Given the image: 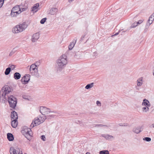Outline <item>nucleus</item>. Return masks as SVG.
Returning <instances> with one entry per match:
<instances>
[{"mask_svg":"<svg viewBox=\"0 0 154 154\" xmlns=\"http://www.w3.org/2000/svg\"><path fill=\"white\" fill-rule=\"evenodd\" d=\"M135 91H130V94L132 96H134L135 95Z\"/></svg>","mask_w":154,"mask_h":154,"instance_id":"35","label":"nucleus"},{"mask_svg":"<svg viewBox=\"0 0 154 154\" xmlns=\"http://www.w3.org/2000/svg\"><path fill=\"white\" fill-rule=\"evenodd\" d=\"M18 150H17L13 147H11L10 148V152L11 154H17L18 152Z\"/></svg>","mask_w":154,"mask_h":154,"instance_id":"21","label":"nucleus"},{"mask_svg":"<svg viewBox=\"0 0 154 154\" xmlns=\"http://www.w3.org/2000/svg\"><path fill=\"white\" fill-rule=\"evenodd\" d=\"M21 77V75L19 72H16L14 74V77L16 80L19 79Z\"/></svg>","mask_w":154,"mask_h":154,"instance_id":"24","label":"nucleus"},{"mask_svg":"<svg viewBox=\"0 0 154 154\" xmlns=\"http://www.w3.org/2000/svg\"><path fill=\"white\" fill-rule=\"evenodd\" d=\"M147 100L146 99H144L143 100V102L142 103V105L143 106H147Z\"/></svg>","mask_w":154,"mask_h":154,"instance_id":"31","label":"nucleus"},{"mask_svg":"<svg viewBox=\"0 0 154 154\" xmlns=\"http://www.w3.org/2000/svg\"><path fill=\"white\" fill-rule=\"evenodd\" d=\"M11 71V68L8 67L7 68L5 72V74L6 75H8L10 73Z\"/></svg>","mask_w":154,"mask_h":154,"instance_id":"29","label":"nucleus"},{"mask_svg":"<svg viewBox=\"0 0 154 154\" xmlns=\"http://www.w3.org/2000/svg\"><path fill=\"white\" fill-rule=\"evenodd\" d=\"M98 126H100V127H103V126H105V127H107V126L106 125H103L101 124H100V125H96L95 127H98Z\"/></svg>","mask_w":154,"mask_h":154,"instance_id":"41","label":"nucleus"},{"mask_svg":"<svg viewBox=\"0 0 154 154\" xmlns=\"http://www.w3.org/2000/svg\"><path fill=\"white\" fill-rule=\"evenodd\" d=\"M10 106L12 108H14L16 106L17 100L16 98L13 96L10 95L7 98Z\"/></svg>","mask_w":154,"mask_h":154,"instance_id":"5","label":"nucleus"},{"mask_svg":"<svg viewBox=\"0 0 154 154\" xmlns=\"http://www.w3.org/2000/svg\"><path fill=\"white\" fill-rule=\"evenodd\" d=\"M9 66L10 67V68H11V69H12V70H13L15 68V66L13 65H9Z\"/></svg>","mask_w":154,"mask_h":154,"instance_id":"37","label":"nucleus"},{"mask_svg":"<svg viewBox=\"0 0 154 154\" xmlns=\"http://www.w3.org/2000/svg\"><path fill=\"white\" fill-rule=\"evenodd\" d=\"M94 84V83H91L90 84H88L86 86L85 88L87 89H89L93 86Z\"/></svg>","mask_w":154,"mask_h":154,"instance_id":"26","label":"nucleus"},{"mask_svg":"<svg viewBox=\"0 0 154 154\" xmlns=\"http://www.w3.org/2000/svg\"><path fill=\"white\" fill-rule=\"evenodd\" d=\"M7 137L8 140L9 141H12L14 140L13 135L11 133H8L7 134Z\"/></svg>","mask_w":154,"mask_h":154,"instance_id":"22","label":"nucleus"},{"mask_svg":"<svg viewBox=\"0 0 154 154\" xmlns=\"http://www.w3.org/2000/svg\"><path fill=\"white\" fill-rule=\"evenodd\" d=\"M41 138L42 139V140H43V141L45 140V137L44 135H42L41 136Z\"/></svg>","mask_w":154,"mask_h":154,"instance_id":"43","label":"nucleus"},{"mask_svg":"<svg viewBox=\"0 0 154 154\" xmlns=\"http://www.w3.org/2000/svg\"><path fill=\"white\" fill-rule=\"evenodd\" d=\"M143 140L147 142H149L151 140V138L149 137H145L143 139Z\"/></svg>","mask_w":154,"mask_h":154,"instance_id":"33","label":"nucleus"},{"mask_svg":"<svg viewBox=\"0 0 154 154\" xmlns=\"http://www.w3.org/2000/svg\"><path fill=\"white\" fill-rule=\"evenodd\" d=\"M96 104L98 106H101V103L99 101H97L96 102Z\"/></svg>","mask_w":154,"mask_h":154,"instance_id":"40","label":"nucleus"},{"mask_svg":"<svg viewBox=\"0 0 154 154\" xmlns=\"http://www.w3.org/2000/svg\"><path fill=\"white\" fill-rule=\"evenodd\" d=\"M30 76L29 74L26 75L21 79L22 83L24 84H27L30 80Z\"/></svg>","mask_w":154,"mask_h":154,"instance_id":"8","label":"nucleus"},{"mask_svg":"<svg viewBox=\"0 0 154 154\" xmlns=\"http://www.w3.org/2000/svg\"><path fill=\"white\" fill-rule=\"evenodd\" d=\"M30 72L32 75L37 76L38 75L37 66L35 64H32L29 69Z\"/></svg>","mask_w":154,"mask_h":154,"instance_id":"7","label":"nucleus"},{"mask_svg":"<svg viewBox=\"0 0 154 154\" xmlns=\"http://www.w3.org/2000/svg\"><path fill=\"white\" fill-rule=\"evenodd\" d=\"M28 26L27 22H25L23 23L17 25L13 28L12 32L14 33H17L21 32L25 29Z\"/></svg>","mask_w":154,"mask_h":154,"instance_id":"3","label":"nucleus"},{"mask_svg":"<svg viewBox=\"0 0 154 154\" xmlns=\"http://www.w3.org/2000/svg\"><path fill=\"white\" fill-rule=\"evenodd\" d=\"M153 75H154V69L153 70Z\"/></svg>","mask_w":154,"mask_h":154,"instance_id":"51","label":"nucleus"},{"mask_svg":"<svg viewBox=\"0 0 154 154\" xmlns=\"http://www.w3.org/2000/svg\"><path fill=\"white\" fill-rule=\"evenodd\" d=\"M21 12L19 5H16L11 10L10 14L11 16L12 17H16Z\"/></svg>","mask_w":154,"mask_h":154,"instance_id":"4","label":"nucleus"},{"mask_svg":"<svg viewBox=\"0 0 154 154\" xmlns=\"http://www.w3.org/2000/svg\"><path fill=\"white\" fill-rule=\"evenodd\" d=\"M144 21L143 20H141L138 21L137 22V23L138 25V24H141L143 21Z\"/></svg>","mask_w":154,"mask_h":154,"instance_id":"39","label":"nucleus"},{"mask_svg":"<svg viewBox=\"0 0 154 154\" xmlns=\"http://www.w3.org/2000/svg\"><path fill=\"white\" fill-rule=\"evenodd\" d=\"M46 119H47L46 116H44V115L42 117L41 116H39L38 119L39 121V122H38V123H37V124H40L41 123L45 121Z\"/></svg>","mask_w":154,"mask_h":154,"instance_id":"18","label":"nucleus"},{"mask_svg":"<svg viewBox=\"0 0 154 154\" xmlns=\"http://www.w3.org/2000/svg\"><path fill=\"white\" fill-rule=\"evenodd\" d=\"M149 127L151 128H154V123L150 125L149 126Z\"/></svg>","mask_w":154,"mask_h":154,"instance_id":"45","label":"nucleus"},{"mask_svg":"<svg viewBox=\"0 0 154 154\" xmlns=\"http://www.w3.org/2000/svg\"><path fill=\"white\" fill-rule=\"evenodd\" d=\"M93 56H94L95 57H96L97 56V55H98V54L97 53V52H94V53H93Z\"/></svg>","mask_w":154,"mask_h":154,"instance_id":"46","label":"nucleus"},{"mask_svg":"<svg viewBox=\"0 0 154 154\" xmlns=\"http://www.w3.org/2000/svg\"><path fill=\"white\" fill-rule=\"evenodd\" d=\"M40 112L43 115L48 114L50 112H54L57 113L56 111H52L51 109L44 106H41L40 107Z\"/></svg>","mask_w":154,"mask_h":154,"instance_id":"6","label":"nucleus"},{"mask_svg":"<svg viewBox=\"0 0 154 154\" xmlns=\"http://www.w3.org/2000/svg\"><path fill=\"white\" fill-rule=\"evenodd\" d=\"M76 42V40H74L73 41L71 42L68 46L69 50H71L74 47Z\"/></svg>","mask_w":154,"mask_h":154,"instance_id":"23","label":"nucleus"},{"mask_svg":"<svg viewBox=\"0 0 154 154\" xmlns=\"http://www.w3.org/2000/svg\"><path fill=\"white\" fill-rule=\"evenodd\" d=\"M125 31H122L121 33V35H124L125 34Z\"/></svg>","mask_w":154,"mask_h":154,"instance_id":"48","label":"nucleus"},{"mask_svg":"<svg viewBox=\"0 0 154 154\" xmlns=\"http://www.w3.org/2000/svg\"><path fill=\"white\" fill-rule=\"evenodd\" d=\"M142 110L143 112H147L149 111V108L147 106H145L143 107L142 108Z\"/></svg>","mask_w":154,"mask_h":154,"instance_id":"28","label":"nucleus"},{"mask_svg":"<svg viewBox=\"0 0 154 154\" xmlns=\"http://www.w3.org/2000/svg\"><path fill=\"white\" fill-rule=\"evenodd\" d=\"M30 131H32L30 128H28L26 126H24L22 128V130L21 131V133L23 135L29 133Z\"/></svg>","mask_w":154,"mask_h":154,"instance_id":"12","label":"nucleus"},{"mask_svg":"<svg viewBox=\"0 0 154 154\" xmlns=\"http://www.w3.org/2000/svg\"><path fill=\"white\" fill-rule=\"evenodd\" d=\"M11 120L12 119H17L18 116L17 112L14 111H12L11 113Z\"/></svg>","mask_w":154,"mask_h":154,"instance_id":"14","label":"nucleus"},{"mask_svg":"<svg viewBox=\"0 0 154 154\" xmlns=\"http://www.w3.org/2000/svg\"><path fill=\"white\" fill-rule=\"evenodd\" d=\"M32 131L29 132V133L23 135H24L25 137L28 140H29L32 135Z\"/></svg>","mask_w":154,"mask_h":154,"instance_id":"25","label":"nucleus"},{"mask_svg":"<svg viewBox=\"0 0 154 154\" xmlns=\"http://www.w3.org/2000/svg\"><path fill=\"white\" fill-rule=\"evenodd\" d=\"M99 154H109V152L108 150H104L100 151Z\"/></svg>","mask_w":154,"mask_h":154,"instance_id":"30","label":"nucleus"},{"mask_svg":"<svg viewBox=\"0 0 154 154\" xmlns=\"http://www.w3.org/2000/svg\"><path fill=\"white\" fill-rule=\"evenodd\" d=\"M120 126H126L127 125H122L121 124H120Z\"/></svg>","mask_w":154,"mask_h":154,"instance_id":"49","label":"nucleus"},{"mask_svg":"<svg viewBox=\"0 0 154 154\" xmlns=\"http://www.w3.org/2000/svg\"><path fill=\"white\" fill-rule=\"evenodd\" d=\"M12 89L8 86L5 85L3 87L0 91V100L5 101L10 97L9 94L12 92Z\"/></svg>","mask_w":154,"mask_h":154,"instance_id":"2","label":"nucleus"},{"mask_svg":"<svg viewBox=\"0 0 154 154\" xmlns=\"http://www.w3.org/2000/svg\"><path fill=\"white\" fill-rule=\"evenodd\" d=\"M58 10L57 8H52L50 10L49 14L51 15H54L57 12Z\"/></svg>","mask_w":154,"mask_h":154,"instance_id":"20","label":"nucleus"},{"mask_svg":"<svg viewBox=\"0 0 154 154\" xmlns=\"http://www.w3.org/2000/svg\"><path fill=\"white\" fill-rule=\"evenodd\" d=\"M138 25L137 23V22H135L134 23H133L131 26H130L131 28H134L137 26Z\"/></svg>","mask_w":154,"mask_h":154,"instance_id":"32","label":"nucleus"},{"mask_svg":"<svg viewBox=\"0 0 154 154\" xmlns=\"http://www.w3.org/2000/svg\"><path fill=\"white\" fill-rule=\"evenodd\" d=\"M147 106L148 107H150V106H151V104H150V102H149V101L147 100Z\"/></svg>","mask_w":154,"mask_h":154,"instance_id":"44","label":"nucleus"},{"mask_svg":"<svg viewBox=\"0 0 154 154\" xmlns=\"http://www.w3.org/2000/svg\"><path fill=\"white\" fill-rule=\"evenodd\" d=\"M17 48L16 47L14 48L13 50L11 51L9 54V56H11L13 54H14L17 51Z\"/></svg>","mask_w":154,"mask_h":154,"instance_id":"27","label":"nucleus"},{"mask_svg":"<svg viewBox=\"0 0 154 154\" xmlns=\"http://www.w3.org/2000/svg\"><path fill=\"white\" fill-rule=\"evenodd\" d=\"M39 38V34L38 33H36L32 36L31 41L32 42H35L37 41Z\"/></svg>","mask_w":154,"mask_h":154,"instance_id":"10","label":"nucleus"},{"mask_svg":"<svg viewBox=\"0 0 154 154\" xmlns=\"http://www.w3.org/2000/svg\"><path fill=\"white\" fill-rule=\"evenodd\" d=\"M85 154H91L89 152H87Z\"/></svg>","mask_w":154,"mask_h":154,"instance_id":"50","label":"nucleus"},{"mask_svg":"<svg viewBox=\"0 0 154 154\" xmlns=\"http://www.w3.org/2000/svg\"><path fill=\"white\" fill-rule=\"evenodd\" d=\"M122 30H122H119V31H118V32L116 33L114 35H112V37H113V36H116V35H118L119 34V32H121Z\"/></svg>","mask_w":154,"mask_h":154,"instance_id":"42","label":"nucleus"},{"mask_svg":"<svg viewBox=\"0 0 154 154\" xmlns=\"http://www.w3.org/2000/svg\"><path fill=\"white\" fill-rule=\"evenodd\" d=\"M154 20V12L149 17L146 23V25H149V26L152 24Z\"/></svg>","mask_w":154,"mask_h":154,"instance_id":"13","label":"nucleus"},{"mask_svg":"<svg viewBox=\"0 0 154 154\" xmlns=\"http://www.w3.org/2000/svg\"><path fill=\"white\" fill-rule=\"evenodd\" d=\"M46 19V18H44L42 19L40 21V23L42 24H44L45 22Z\"/></svg>","mask_w":154,"mask_h":154,"instance_id":"34","label":"nucleus"},{"mask_svg":"<svg viewBox=\"0 0 154 154\" xmlns=\"http://www.w3.org/2000/svg\"><path fill=\"white\" fill-rule=\"evenodd\" d=\"M39 6V4L38 3H36L35 4L32 8L31 11L33 12H37L39 9L38 7Z\"/></svg>","mask_w":154,"mask_h":154,"instance_id":"15","label":"nucleus"},{"mask_svg":"<svg viewBox=\"0 0 154 154\" xmlns=\"http://www.w3.org/2000/svg\"><path fill=\"white\" fill-rule=\"evenodd\" d=\"M56 63V70L58 73L62 70L67 64V56L64 54L62 55L57 60Z\"/></svg>","mask_w":154,"mask_h":154,"instance_id":"1","label":"nucleus"},{"mask_svg":"<svg viewBox=\"0 0 154 154\" xmlns=\"http://www.w3.org/2000/svg\"><path fill=\"white\" fill-rule=\"evenodd\" d=\"M143 82V77H140L138 79L137 81V85L138 86H142Z\"/></svg>","mask_w":154,"mask_h":154,"instance_id":"16","label":"nucleus"},{"mask_svg":"<svg viewBox=\"0 0 154 154\" xmlns=\"http://www.w3.org/2000/svg\"><path fill=\"white\" fill-rule=\"evenodd\" d=\"M144 126L143 125L139 126L137 127H134L132 129L133 131L135 133L138 134L141 132L143 130Z\"/></svg>","mask_w":154,"mask_h":154,"instance_id":"9","label":"nucleus"},{"mask_svg":"<svg viewBox=\"0 0 154 154\" xmlns=\"http://www.w3.org/2000/svg\"><path fill=\"white\" fill-rule=\"evenodd\" d=\"M18 150L19 151H18V154H22V151L21 150V149H20L19 148H18Z\"/></svg>","mask_w":154,"mask_h":154,"instance_id":"47","label":"nucleus"},{"mask_svg":"<svg viewBox=\"0 0 154 154\" xmlns=\"http://www.w3.org/2000/svg\"><path fill=\"white\" fill-rule=\"evenodd\" d=\"M38 119V118H36L34 119V120L33 121L32 123L30 125V127L31 128H33L35 126H36L39 125L37 124V123H38L39 122V120Z\"/></svg>","mask_w":154,"mask_h":154,"instance_id":"11","label":"nucleus"},{"mask_svg":"<svg viewBox=\"0 0 154 154\" xmlns=\"http://www.w3.org/2000/svg\"><path fill=\"white\" fill-rule=\"evenodd\" d=\"M54 115H51L46 116V118L47 119H49L51 118H54Z\"/></svg>","mask_w":154,"mask_h":154,"instance_id":"36","label":"nucleus"},{"mask_svg":"<svg viewBox=\"0 0 154 154\" xmlns=\"http://www.w3.org/2000/svg\"><path fill=\"white\" fill-rule=\"evenodd\" d=\"M17 119H12L11 120V125L14 128H16L18 125Z\"/></svg>","mask_w":154,"mask_h":154,"instance_id":"19","label":"nucleus"},{"mask_svg":"<svg viewBox=\"0 0 154 154\" xmlns=\"http://www.w3.org/2000/svg\"><path fill=\"white\" fill-rule=\"evenodd\" d=\"M24 154H27L26 153H25Z\"/></svg>","mask_w":154,"mask_h":154,"instance_id":"52","label":"nucleus"},{"mask_svg":"<svg viewBox=\"0 0 154 154\" xmlns=\"http://www.w3.org/2000/svg\"><path fill=\"white\" fill-rule=\"evenodd\" d=\"M4 2V0H0V8L3 5Z\"/></svg>","mask_w":154,"mask_h":154,"instance_id":"38","label":"nucleus"},{"mask_svg":"<svg viewBox=\"0 0 154 154\" xmlns=\"http://www.w3.org/2000/svg\"><path fill=\"white\" fill-rule=\"evenodd\" d=\"M102 136L104 137L107 140H112L114 137L113 136L111 135H110L108 134H103L102 135Z\"/></svg>","mask_w":154,"mask_h":154,"instance_id":"17","label":"nucleus"}]
</instances>
